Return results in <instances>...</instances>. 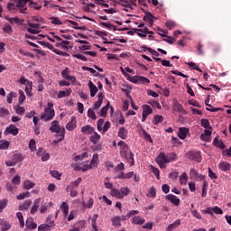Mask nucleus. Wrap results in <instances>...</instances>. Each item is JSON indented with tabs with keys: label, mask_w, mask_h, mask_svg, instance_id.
<instances>
[{
	"label": "nucleus",
	"mask_w": 231,
	"mask_h": 231,
	"mask_svg": "<svg viewBox=\"0 0 231 231\" xmlns=\"http://www.w3.org/2000/svg\"><path fill=\"white\" fill-rule=\"evenodd\" d=\"M51 35H53L54 39H56V41H60V46L61 48V50H69V41H65L62 40V38L55 35V33L51 32Z\"/></svg>",
	"instance_id": "1a4fd4ad"
},
{
	"label": "nucleus",
	"mask_w": 231,
	"mask_h": 231,
	"mask_svg": "<svg viewBox=\"0 0 231 231\" xmlns=\"http://www.w3.org/2000/svg\"><path fill=\"white\" fill-rule=\"evenodd\" d=\"M127 80L133 84H149L151 80L143 76H127Z\"/></svg>",
	"instance_id": "f03ea898"
},
{
	"label": "nucleus",
	"mask_w": 231,
	"mask_h": 231,
	"mask_svg": "<svg viewBox=\"0 0 231 231\" xmlns=\"http://www.w3.org/2000/svg\"><path fill=\"white\" fill-rule=\"evenodd\" d=\"M166 199H168L169 201H171V203H172L173 205H175V207H178V205H180V199H178V197H176L175 195L168 194V195L166 196Z\"/></svg>",
	"instance_id": "dca6fc26"
},
{
	"label": "nucleus",
	"mask_w": 231,
	"mask_h": 231,
	"mask_svg": "<svg viewBox=\"0 0 231 231\" xmlns=\"http://www.w3.org/2000/svg\"><path fill=\"white\" fill-rule=\"evenodd\" d=\"M8 147H10V142H8L6 140L0 141V149L5 151V150L8 149Z\"/></svg>",
	"instance_id": "58836bf2"
},
{
	"label": "nucleus",
	"mask_w": 231,
	"mask_h": 231,
	"mask_svg": "<svg viewBox=\"0 0 231 231\" xmlns=\"http://www.w3.org/2000/svg\"><path fill=\"white\" fill-rule=\"evenodd\" d=\"M55 116V110H53L51 107L45 108L44 113L41 115V119L44 120L45 122H48L50 120H52V118Z\"/></svg>",
	"instance_id": "20e7f679"
},
{
	"label": "nucleus",
	"mask_w": 231,
	"mask_h": 231,
	"mask_svg": "<svg viewBox=\"0 0 231 231\" xmlns=\"http://www.w3.org/2000/svg\"><path fill=\"white\" fill-rule=\"evenodd\" d=\"M179 180H180V185H187V182L189 181V175H187V173L183 172L180 176Z\"/></svg>",
	"instance_id": "cd10ccee"
},
{
	"label": "nucleus",
	"mask_w": 231,
	"mask_h": 231,
	"mask_svg": "<svg viewBox=\"0 0 231 231\" xmlns=\"http://www.w3.org/2000/svg\"><path fill=\"white\" fill-rule=\"evenodd\" d=\"M188 134H189V128L187 127L179 128L178 136L180 140H185Z\"/></svg>",
	"instance_id": "4468645a"
},
{
	"label": "nucleus",
	"mask_w": 231,
	"mask_h": 231,
	"mask_svg": "<svg viewBox=\"0 0 231 231\" xmlns=\"http://www.w3.org/2000/svg\"><path fill=\"white\" fill-rule=\"evenodd\" d=\"M88 118H91V120H95L97 118V115H95V112L91 108L88 110Z\"/></svg>",
	"instance_id": "6e6d98bb"
},
{
	"label": "nucleus",
	"mask_w": 231,
	"mask_h": 231,
	"mask_svg": "<svg viewBox=\"0 0 231 231\" xmlns=\"http://www.w3.org/2000/svg\"><path fill=\"white\" fill-rule=\"evenodd\" d=\"M187 64L189 68H192V69H195L196 71H199V73H203V70H201V69H199V67L196 65V63L188 62Z\"/></svg>",
	"instance_id": "a18cd8bd"
},
{
	"label": "nucleus",
	"mask_w": 231,
	"mask_h": 231,
	"mask_svg": "<svg viewBox=\"0 0 231 231\" xmlns=\"http://www.w3.org/2000/svg\"><path fill=\"white\" fill-rule=\"evenodd\" d=\"M16 217H18L21 228H24V217L23 214L21 212L16 213Z\"/></svg>",
	"instance_id": "4c0bfd02"
},
{
	"label": "nucleus",
	"mask_w": 231,
	"mask_h": 231,
	"mask_svg": "<svg viewBox=\"0 0 231 231\" xmlns=\"http://www.w3.org/2000/svg\"><path fill=\"white\" fill-rule=\"evenodd\" d=\"M132 223L134 225H143V223H145V220L142 217L137 216L133 217Z\"/></svg>",
	"instance_id": "5701e85b"
},
{
	"label": "nucleus",
	"mask_w": 231,
	"mask_h": 231,
	"mask_svg": "<svg viewBox=\"0 0 231 231\" xmlns=\"http://www.w3.org/2000/svg\"><path fill=\"white\" fill-rule=\"evenodd\" d=\"M60 208L63 211L64 216H68L69 212V206L68 205V203L62 202Z\"/></svg>",
	"instance_id": "c9c22d12"
},
{
	"label": "nucleus",
	"mask_w": 231,
	"mask_h": 231,
	"mask_svg": "<svg viewBox=\"0 0 231 231\" xmlns=\"http://www.w3.org/2000/svg\"><path fill=\"white\" fill-rule=\"evenodd\" d=\"M30 205H32V200L27 199L19 207V210H28L30 208Z\"/></svg>",
	"instance_id": "393cba45"
},
{
	"label": "nucleus",
	"mask_w": 231,
	"mask_h": 231,
	"mask_svg": "<svg viewBox=\"0 0 231 231\" xmlns=\"http://www.w3.org/2000/svg\"><path fill=\"white\" fill-rule=\"evenodd\" d=\"M29 149L30 151L33 152L37 149V145L35 144V140L32 139L30 142H29Z\"/></svg>",
	"instance_id": "3c124183"
},
{
	"label": "nucleus",
	"mask_w": 231,
	"mask_h": 231,
	"mask_svg": "<svg viewBox=\"0 0 231 231\" xmlns=\"http://www.w3.org/2000/svg\"><path fill=\"white\" fill-rule=\"evenodd\" d=\"M122 199L125 198V196H129V193L131 192V189L127 187L121 188L120 189Z\"/></svg>",
	"instance_id": "ea45409f"
},
{
	"label": "nucleus",
	"mask_w": 231,
	"mask_h": 231,
	"mask_svg": "<svg viewBox=\"0 0 231 231\" xmlns=\"http://www.w3.org/2000/svg\"><path fill=\"white\" fill-rule=\"evenodd\" d=\"M143 21L149 23L150 26H152V24L154 23V16L152 15V14L148 13L144 15Z\"/></svg>",
	"instance_id": "aec40b11"
},
{
	"label": "nucleus",
	"mask_w": 231,
	"mask_h": 231,
	"mask_svg": "<svg viewBox=\"0 0 231 231\" xmlns=\"http://www.w3.org/2000/svg\"><path fill=\"white\" fill-rule=\"evenodd\" d=\"M208 177L210 180H217V175L210 168H208Z\"/></svg>",
	"instance_id": "0e129e2a"
},
{
	"label": "nucleus",
	"mask_w": 231,
	"mask_h": 231,
	"mask_svg": "<svg viewBox=\"0 0 231 231\" xmlns=\"http://www.w3.org/2000/svg\"><path fill=\"white\" fill-rule=\"evenodd\" d=\"M152 114V108L149 106V105H143V115H145L146 116H149V115Z\"/></svg>",
	"instance_id": "2f4dec72"
},
{
	"label": "nucleus",
	"mask_w": 231,
	"mask_h": 231,
	"mask_svg": "<svg viewBox=\"0 0 231 231\" xmlns=\"http://www.w3.org/2000/svg\"><path fill=\"white\" fill-rule=\"evenodd\" d=\"M119 1L122 6H125V8H130V10H133L134 8V6H136V0H131V2H129V0H119Z\"/></svg>",
	"instance_id": "9b49d317"
},
{
	"label": "nucleus",
	"mask_w": 231,
	"mask_h": 231,
	"mask_svg": "<svg viewBox=\"0 0 231 231\" xmlns=\"http://www.w3.org/2000/svg\"><path fill=\"white\" fill-rule=\"evenodd\" d=\"M163 122V116H154L152 124L154 125H158V124H162Z\"/></svg>",
	"instance_id": "79ce46f5"
},
{
	"label": "nucleus",
	"mask_w": 231,
	"mask_h": 231,
	"mask_svg": "<svg viewBox=\"0 0 231 231\" xmlns=\"http://www.w3.org/2000/svg\"><path fill=\"white\" fill-rule=\"evenodd\" d=\"M35 187V183H33L32 180H27L23 182V189L26 190H30V189H33Z\"/></svg>",
	"instance_id": "bb28decb"
},
{
	"label": "nucleus",
	"mask_w": 231,
	"mask_h": 231,
	"mask_svg": "<svg viewBox=\"0 0 231 231\" xmlns=\"http://www.w3.org/2000/svg\"><path fill=\"white\" fill-rule=\"evenodd\" d=\"M111 196H113L114 198H117L118 199H122V193L116 189H111Z\"/></svg>",
	"instance_id": "72a5a7b5"
},
{
	"label": "nucleus",
	"mask_w": 231,
	"mask_h": 231,
	"mask_svg": "<svg viewBox=\"0 0 231 231\" xmlns=\"http://www.w3.org/2000/svg\"><path fill=\"white\" fill-rule=\"evenodd\" d=\"M148 198H156V189L152 187L148 192Z\"/></svg>",
	"instance_id": "4d7b16f0"
},
{
	"label": "nucleus",
	"mask_w": 231,
	"mask_h": 231,
	"mask_svg": "<svg viewBox=\"0 0 231 231\" xmlns=\"http://www.w3.org/2000/svg\"><path fill=\"white\" fill-rule=\"evenodd\" d=\"M26 226L29 228V230H35V228H37V224L33 222L32 218H30L26 221Z\"/></svg>",
	"instance_id": "a878e982"
},
{
	"label": "nucleus",
	"mask_w": 231,
	"mask_h": 231,
	"mask_svg": "<svg viewBox=\"0 0 231 231\" xmlns=\"http://www.w3.org/2000/svg\"><path fill=\"white\" fill-rule=\"evenodd\" d=\"M157 163H167V157L165 153L162 152L157 156L156 159Z\"/></svg>",
	"instance_id": "c85d7f7f"
},
{
	"label": "nucleus",
	"mask_w": 231,
	"mask_h": 231,
	"mask_svg": "<svg viewBox=\"0 0 231 231\" xmlns=\"http://www.w3.org/2000/svg\"><path fill=\"white\" fill-rule=\"evenodd\" d=\"M118 147H120V149H122L123 151H127V149H129V146H127V144L125 143V142L124 141H120L117 143Z\"/></svg>",
	"instance_id": "603ef678"
},
{
	"label": "nucleus",
	"mask_w": 231,
	"mask_h": 231,
	"mask_svg": "<svg viewBox=\"0 0 231 231\" xmlns=\"http://www.w3.org/2000/svg\"><path fill=\"white\" fill-rule=\"evenodd\" d=\"M24 198H30V192L29 191H25L23 193H20L16 197L17 199H24Z\"/></svg>",
	"instance_id": "8fccbe9b"
},
{
	"label": "nucleus",
	"mask_w": 231,
	"mask_h": 231,
	"mask_svg": "<svg viewBox=\"0 0 231 231\" xmlns=\"http://www.w3.org/2000/svg\"><path fill=\"white\" fill-rule=\"evenodd\" d=\"M176 153H170L166 155V163H171V162H175Z\"/></svg>",
	"instance_id": "a19ab883"
},
{
	"label": "nucleus",
	"mask_w": 231,
	"mask_h": 231,
	"mask_svg": "<svg viewBox=\"0 0 231 231\" xmlns=\"http://www.w3.org/2000/svg\"><path fill=\"white\" fill-rule=\"evenodd\" d=\"M97 219H98V214H95L91 218V225L95 231L98 230V227H97Z\"/></svg>",
	"instance_id": "e433bc0d"
},
{
	"label": "nucleus",
	"mask_w": 231,
	"mask_h": 231,
	"mask_svg": "<svg viewBox=\"0 0 231 231\" xmlns=\"http://www.w3.org/2000/svg\"><path fill=\"white\" fill-rule=\"evenodd\" d=\"M3 31L5 32V33H12V26L8 23H5L3 27Z\"/></svg>",
	"instance_id": "13d9d810"
},
{
	"label": "nucleus",
	"mask_w": 231,
	"mask_h": 231,
	"mask_svg": "<svg viewBox=\"0 0 231 231\" xmlns=\"http://www.w3.org/2000/svg\"><path fill=\"white\" fill-rule=\"evenodd\" d=\"M90 142L94 144L98 143V142H100V134H98L97 132H94L93 135L90 137Z\"/></svg>",
	"instance_id": "c756f323"
},
{
	"label": "nucleus",
	"mask_w": 231,
	"mask_h": 231,
	"mask_svg": "<svg viewBox=\"0 0 231 231\" xmlns=\"http://www.w3.org/2000/svg\"><path fill=\"white\" fill-rule=\"evenodd\" d=\"M141 133L143 134V136L144 137V139L147 140V142H151V143H152V138H151V134H147V132H145L142 127H141Z\"/></svg>",
	"instance_id": "37998d69"
},
{
	"label": "nucleus",
	"mask_w": 231,
	"mask_h": 231,
	"mask_svg": "<svg viewBox=\"0 0 231 231\" xmlns=\"http://www.w3.org/2000/svg\"><path fill=\"white\" fill-rule=\"evenodd\" d=\"M26 100V96L23 90H19V99L18 101L23 104Z\"/></svg>",
	"instance_id": "09e8293b"
},
{
	"label": "nucleus",
	"mask_w": 231,
	"mask_h": 231,
	"mask_svg": "<svg viewBox=\"0 0 231 231\" xmlns=\"http://www.w3.org/2000/svg\"><path fill=\"white\" fill-rule=\"evenodd\" d=\"M77 127V118L72 116L70 121L67 124L66 129L67 131H73Z\"/></svg>",
	"instance_id": "ddd939ff"
},
{
	"label": "nucleus",
	"mask_w": 231,
	"mask_h": 231,
	"mask_svg": "<svg viewBox=\"0 0 231 231\" xmlns=\"http://www.w3.org/2000/svg\"><path fill=\"white\" fill-rule=\"evenodd\" d=\"M20 84H23L26 88H33V83L32 81H29L24 77H21L19 79Z\"/></svg>",
	"instance_id": "412c9836"
},
{
	"label": "nucleus",
	"mask_w": 231,
	"mask_h": 231,
	"mask_svg": "<svg viewBox=\"0 0 231 231\" xmlns=\"http://www.w3.org/2000/svg\"><path fill=\"white\" fill-rule=\"evenodd\" d=\"M211 210V216H214V214H223V209H221V208L215 206L213 208H210Z\"/></svg>",
	"instance_id": "f704fd0d"
},
{
	"label": "nucleus",
	"mask_w": 231,
	"mask_h": 231,
	"mask_svg": "<svg viewBox=\"0 0 231 231\" xmlns=\"http://www.w3.org/2000/svg\"><path fill=\"white\" fill-rule=\"evenodd\" d=\"M51 176H52V178H56V180H60V176H62V174L59 172V171H51Z\"/></svg>",
	"instance_id": "49530a36"
},
{
	"label": "nucleus",
	"mask_w": 231,
	"mask_h": 231,
	"mask_svg": "<svg viewBox=\"0 0 231 231\" xmlns=\"http://www.w3.org/2000/svg\"><path fill=\"white\" fill-rule=\"evenodd\" d=\"M119 138H122V140H125L127 138V130L125 127H121L118 132Z\"/></svg>",
	"instance_id": "7c9ffc66"
},
{
	"label": "nucleus",
	"mask_w": 231,
	"mask_h": 231,
	"mask_svg": "<svg viewBox=\"0 0 231 231\" xmlns=\"http://www.w3.org/2000/svg\"><path fill=\"white\" fill-rule=\"evenodd\" d=\"M61 77L62 79H65L68 80L69 79V70L68 69H65L61 71Z\"/></svg>",
	"instance_id": "864d4df0"
},
{
	"label": "nucleus",
	"mask_w": 231,
	"mask_h": 231,
	"mask_svg": "<svg viewBox=\"0 0 231 231\" xmlns=\"http://www.w3.org/2000/svg\"><path fill=\"white\" fill-rule=\"evenodd\" d=\"M97 162H98V154H97V153H95V154L93 155V158H92V161H91V162H90V165H91L92 167H95V164L97 163Z\"/></svg>",
	"instance_id": "bf43d9fd"
},
{
	"label": "nucleus",
	"mask_w": 231,
	"mask_h": 231,
	"mask_svg": "<svg viewBox=\"0 0 231 231\" xmlns=\"http://www.w3.org/2000/svg\"><path fill=\"white\" fill-rule=\"evenodd\" d=\"M0 226L2 231H7L12 228L10 222L6 221L5 219H0Z\"/></svg>",
	"instance_id": "2eb2a0df"
},
{
	"label": "nucleus",
	"mask_w": 231,
	"mask_h": 231,
	"mask_svg": "<svg viewBox=\"0 0 231 231\" xmlns=\"http://www.w3.org/2000/svg\"><path fill=\"white\" fill-rule=\"evenodd\" d=\"M14 97H15V93L14 92H11L7 95L6 97L7 104H12V101L14 100Z\"/></svg>",
	"instance_id": "052dcab7"
},
{
	"label": "nucleus",
	"mask_w": 231,
	"mask_h": 231,
	"mask_svg": "<svg viewBox=\"0 0 231 231\" xmlns=\"http://www.w3.org/2000/svg\"><path fill=\"white\" fill-rule=\"evenodd\" d=\"M5 136L8 134H13V136H17L19 134V128L15 126V125H10L6 127L5 131L4 132Z\"/></svg>",
	"instance_id": "0eeeda50"
},
{
	"label": "nucleus",
	"mask_w": 231,
	"mask_h": 231,
	"mask_svg": "<svg viewBox=\"0 0 231 231\" xmlns=\"http://www.w3.org/2000/svg\"><path fill=\"white\" fill-rule=\"evenodd\" d=\"M46 210H48V205L43 202L40 207V214H46Z\"/></svg>",
	"instance_id": "5fc2aeb1"
},
{
	"label": "nucleus",
	"mask_w": 231,
	"mask_h": 231,
	"mask_svg": "<svg viewBox=\"0 0 231 231\" xmlns=\"http://www.w3.org/2000/svg\"><path fill=\"white\" fill-rule=\"evenodd\" d=\"M200 125L204 127V134H201L200 140L202 142H210L212 136V126H210V121L208 119H201Z\"/></svg>",
	"instance_id": "f257e3e1"
},
{
	"label": "nucleus",
	"mask_w": 231,
	"mask_h": 231,
	"mask_svg": "<svg viewBox=\"0 0 231 231\" xmlns=\"http://www.w3.org/2000/svg\"><path fill=\"white\" fill-rule=\"evenodd\" d=\"M51 217H48L46 219V223L49 224H41L38 226V231H51V228H53V226H55V221L51 220Z\"/></svg>",
	"instance_id": "39448f33"
},
{
	"label": "nucleus",
	"mask_w": 231,
	"mask_h": 231,
	"mask_svg": "<svg viewBox=\"0 0 231 231\" xmlns=\"http://www.w3.org/2000/svg\"><path fill=\"white\" fill-rule=\"evenodd\" d=\"M11 160L14 162L15 165H17L19 162H23V155L21 153H14Z\"/></svg>",
	"instance_id": "473e14b6"
},
{
	"label": "nucleus",
	"mask_w": 231,
	"mask_h": 231,
	"mask_svg": "<svg viewBox=\"0 0 231 231\" xmlns=\"http://www.w3.org/2000/svg\"><path fill=\"white\" fill-rule=\"evenodd\" d=\"M26 3H28V0H18L16 8H18L20 14H26V10H28Z\"/></svg>",
	"instance_id": "9d476101"
},
{
	"label": "nucleus",
	"mask_w": 231,
	"mask_h": 231,
	"mask_svg": "<svg viewBox=\"0 0 231 231\" xmlns=\"http://www.w3.org/2000/svg\"><path fill=\"white\" fill-rule=\"evenodd\" d=\"M189 178L190 180H196L197 181H203V180H205V176L199 174L194 168L189 171Z\"/></svg>",
	"instance_id": "6e6552de"
},
{
	"label": "nucleus",
	"mask_w": 231,
	"mask_h": 231,
	"mask_svg": "<svg viewBox=\"0 0 231 231\" xmlns=\"http://www.w3.org/2000/svg\"><path fill=\"white\" fill-rule=\"evenodd\" d=\"M81 133H83V134H93V133H95V128L89 125H87L81 127Z\"/></svg>",
	"instance_id": "a211bd4d"
},
{
	"label": "nucleus",
	"mask_w": 231,
	"mask_h": 231,
	"mask_svg": "<svg viewBox=\"0 0 231 231\" xmlns=\"http://www.w3.org/2000/svg\"><path fill=\"white\" fill-rule=\"evenodd\" d=\"M114 226H120V217H114L112 219Z\"/></svg>",
	"instance_id": "680f3d73"
},
{
	"label": "nucleus",
	"mask_w": 231,
	"mask_h": 231,
	"mask_svg": "<svg viewBox=\"0 0 231 231\" xmlns=\"http://www.w3.org/2000/svg\"><path fill=\"white\" fill-rule=\"evenodd\" d=\"M51 24H56V25L62 24V22H60V20L57 17L51 18Z\"/></svg>",
	"instance_id": "69168bd1"
},
{
	"label": "nucleus",
	"mask_w": 231,
	"mask_h": 231,
	"mask_svg": "<svg viewBox=\"0 0 231 231\" xmlns=\"http://www.w3.org/2000/svg\"><path fill=\"white\" fill-rule=\"evenodd\" d=\"M152 171L153 172V174L156 176V178L158 180H160V170H158V168L154 167V166H151Z\"/></svg>",
	"instance_id": "e2e57ef3"
},
{
	"label": "nucleus",
	"mask_w": 231,
	"mask_h": 231,
	"mask_svg": "<svg viewBox=\"0 0 231 231\" xmlns=\"http://www.w3.org/2000/svg\"><path fill=\"white\" fill-rule=\"evenodd\" d=\"M26 30L27 32H29V33H32V35H37L41 32V24L28 22Z\"/></svg>",
	"instance_id": "7ed1b4c3"
},
{
	"label": "nucleus",
	"mask_w": 231,
	"mask_h": 231,
	"mask_svg": "<svg viewBox=\"0 0 231 231\" xmlns=\"http://www.w3.org/2000/svg\"><path fill=\"white\" fill-rule=\"evenodd\" d=\"M125 169V165L121 162L119 164H117V167L115 168V172H119V171H124Z\"/></svg>",
	"instance_id": "338daca9"
},
{
	"label": "nucleus",
	"mask_w": 231,
	"mask_h": 231,
	"mask_svg": "<svg viewBox=\"0 0 231 231\" xmlns=\"http://www.w3.org/2000/svg\"><path fill=\"white\" fill-rule=\"evenodd\" d=\"M50 131H51V133H60V125H59V122L52 121L50 126Z\"/></svg>",
	"instance_id": "6ab92c4d"
},
{
	"label": "nucleus",
	"mask_w": 231,
	"mask_h": 231,
	"mask_svg": "<svg viewBox=\"0 0 231 231\" xmlns=\"http://www.w3.org/2000/svg\"><path fill=\"white\" fill-rule=\"evenodd\" d=\"M80 183H82V178H78L75 181L70 183V186H69V188H72L75 189V187H79V185H80Z\"/></svg>",
	"instance_id": "c03bdc74"
},
{
	"label": "nucleus",
	"mask_w": 231,
	"mask_h": 231,
	"mask_svg": "<svg viewBox=\"0 0 231 231\" xmlns=\"http://www.w3.org/2000/svg\"><path fill=\"white\" fill-rule=\"evenodd\" d=\"M75 171H82L83 172H86V171H89L91 167H93L91 164H88V162H76L71 165Z\"/></svg>",
	"instance_id": "423d86ee"
},
{
	"label": "nucleus",
	"mask_w": 231,
	"mask_h": 231,
	"mask_svg": "<svg viewBox=\"0 0 231 231\" xmlns=\"http://www.w3.org/2000/svg\"><path fill=\"white\" fill-rule=\"evenodd\" d=\"M71 95V88L67 90H61L58 93V98H64V97H69Z\"/></svg>",
	"instance_id": "4be33fe9"
},
{
	"label": "nucleus",
	"mask_w": 231,
	"mask_h": 231,
	"mask_svg": "<svg viewBox=\"0 0 231 231\" xmlns=\"http://www.w3.org/2000/svg\"><path fill=\"white\" fill-rule=\"evenodd\" d=\"M6 21H8V23H10L11 24H17L19 23V18L14 17V18H10L8 16H5Z\"/></svg>",
	"instance_id": "de8ad7c7"
},
{
	"label": "nucleus",
	"mask_w": 231,
	"mask_h": 231,
	"mask_svg": "<svg viewBox=\"0 0 231 231\" xmlns=\"http://www.w3.org/2000/svg\"><path fill=\"white\" fill-rule=\"evenodd\" d=\"M180 225H181V220L177 219L172 224L168 226V227L166 228V231H172L173 228H177V226H180Z\"/></svg>",
	"instance_id": "b1692460"
},
{
	"label": "nucleus",
	"mask_w": 231,
	"mask_h": 231,
	"mask_svg": "<svg viewBox=\"0 0 231 231\" xmlns=\"http://www.w3.org/2000/svg\"><path fill=\"white\" fill-rule=\"evenodd\" d=\"M15 112L17 113V115L23 116V115H24L25 110H24V107H23V106H16Z\"/></svg>",
	"instance_id": "774afa93"
},
{
	"label": "nucleus",
	"mask_w": 231,
	"mask_h": 231,
	"mask_svg": "<svg viewBox=\"0 0 231 231\" xmlns=\"http://www.w3.org/2000/svg\"><path fill=\"white\" fill-rule=\"evenodd\" d=\"M218 169L222 172H228V171H230V169H231L230 162H219L218 163Z\"/></svg>",
	"instance_id": "f8f14e48"
},
{
	"label": "nucleus",
	"mask_w": 231,
	"mask_h": 231,
	"mask_svg": "<svg viewBox=\"0 0 231 231\" xmlns=\"http://www.w3.org/2000/svg\"><path fill=\"white\" fill-rule=\"evenodd\" d=\"M88 88L90 89V97H93L97 93H98V88H97V85L92 81H88Z\"/></svg>",
	"instance_id": "f3484780"
}]
</instances>
